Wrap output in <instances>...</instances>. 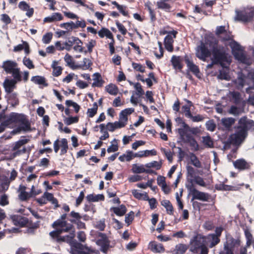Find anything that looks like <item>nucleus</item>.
Instances as JSON below:
<instances>
[{"mask_svg": "<svg viewBox=\"0 0 254 254\" xmlns=\"http://www.w3.org/2000/svg\"><path fill=\"white\" fill-rule=\"evenodd\" d=\"M144 200H148L149 203L150 208L151 209H154L157 207V200L155 198H149L148 195L145 193L144 194Z\"/></svg>", "mask_w": 254, "mask_h": 254, "instance_id": "49530a36", "label": "nucleus"}, {"mask_svg": "<svg viewBox=\"0 0 254 254\" xmlns=\"http://www.w3.org/2000/svg\"><path fill=\"white\" fill-rule=\"evenodd\" d=\"M78 41H76L74 43L75 46L73 47V49L75 51H78L80 53H84L85 54L87 53V51L84 50V47H82L83 43L81 40L78 38Z\"/></svg>", "mask_w": 254, "mask_h": 254, "instance_id": "a19ab883", "label": "nucleus"}, {"mask_svg": "<svg viewBox=\"0 0 254 254\" xmlns=\"http://www.w3.org/2000/svg\"><path fill=\"white\" fill-rule=\"evenodd\" d=\"M66 219L67 215L64 213L60 218L55 221L52 227L56 230L50 233V236L58 243L69 244L71 247V254H92L93 251L74 239L75 230L72 224L68 223Z\"/></svg>", "mask_w": 254, "mask_h": 254, "instance_id": "f257e3e1", "label": "nucleus"}, {"mask_svg": "<svg viewBox=\"0 0 254 254\" xmlns=\"http://www.w3.org/2000/svg\"><path fill=\"white\" fill-rule=\"evenodd\" d=\"M161 163L158 162L156 161H153L149 163L146 164L145 166L146 168H155L156 170H159L161 167Z\"/></svg>", "mask_w": 254, "mask_h": 254, "instance_id": "052dcab7", "label": "nucleus"}, {"mask_svg": "<svg viewBox=\"0 0 254 254\" xmlns=\"http://www.w3.org/2000/svg\"><path fill=\"white\" fill-rule=\"evenodd\" d=\"M110 210L118 216H123L126 213L127 209L125 205L122 204L119 207L111 208Z\"/></svg>", "mask_w": 254, "mask_h": 254, "instance_id": "cd10ccee", "label": "nucleus"}, {"mask_svg": "<svg viewBox=\"0 0 254 254\" xmlns=\"http://www.w3.org/2000/svg\"><path fill=\"white\" fill-rule=\"evenodd\" d=\"M245 235L246 238V245L245 247L249 248L253 243V235L251 233L249 229H246L245 230Z\"/></svg>", "mask_w": 254, "mask_h": 254, "instance_id": "79ce46f5", "label": "nucleus"}, {"mask_svg": "<svg viewBox=\"0 0 254 254\" xmlns=\"http://www.w3.org/2000/svg\"><path fill=\"white\" fill-rule=\"evenodd\" d=\"M76 41H78V37L72 36L70 38H68L67 40L64 43V45L65 46L66 50L67 51H70Z\"/></svg>", "mask_w": 254, "mask_h": 254, "instance_id": "58836bf2", "label": "nucleus"}, {"mask_svg": "<svg viewBox=\"0 0 254 254\" xmlns=\"http://www.w3.org/2000/svg\"><path fill=\"white\" fill-rule=\"evenodd\" d=\"M98 240L96 244L100 246V250L105 254H107L110 247V241L105 233L99 232L97 234Z\"/></svg>", "mask_w": 254, "mask_h": 254, "instance_id": "9d476101", "label": "nucleus"}, {"mask_svg": "<svg viewBox=\"0 0 254 254\" xmlns=\"http://www.w3.org/2000/svg\"><path fill=\"white\" fill-rule=\"evenodd\" d=\"M31 80L37 84L43 85L44 86H47L48 85V84L46 82L45 78L43 76L39 75L32 76Z\"/></svg>", "mask_w": 254, "mask_h": 254, "instance_id": "e433bc0d", "label": "nucleus"}, {"mask_svg": "<svg viewBox=\"0 0 254 254\" xmlns=\"http://www.w3.org/2000/svg\"><path fill=\"white\" fill-rule=\"evenodd\" d=\"M235 133L229 136L226 144L239 146L247 137L248 131H254V121L246 116L242 117L239 120L238 125L235 127Z\"/></svg>", "mask_w": 254, "mask_h": 254, "instance_id": "f03ea898", "label": "nucleus"}, {"mask_svg": "<svg viewBox=\"0 0 254 254\" xmlns=\"http://www.w3.org/2000/svg\"><path fill=\"white\" fill-rule=\"evenodd\" d=\"M189 181H192V184H194L193 183H195V184L201 186V187H205L206 186V184L205 183V182L204 181L203 179L197 176H195L194 179H190Z\"/></svg>", "mask_w": 254, "mask_h": 254, "instance_id": "864d4df0", "label": "nucleus"}, {"mask_svg": "<svg viewBox=\"0 0 254 254\" xmlns=\"http://www.w3.org/2000/svg\"><path fill=\"white\" fill-rule=\"evenodd\" d=\"M241 113V109L234 105L232 106L229 110V113L234 116H239Z\"/></svg>", "mask_w": 254, "mask_h": 254, "instance_id": "e2e57ef3", "label": "nucleus"}, {"mask_svg": "<svg viewBox=\"0 0 254 254\" xmlns=\"http://www.w3.org/2000/svg\"><path fill=\"white\" fill-rule=\"evenodd\" d=\"M183 60H184V57L173 55L171 59V63L173 68L176 70L182 71L184 66L182 63Z\"/></svg>", "mask_w": 254, "mask_h": 254, "instance_id": "2eb2a0df", "label": "nucleus"}, {"mask_svg": "<svg viewBox=\"0 0 254 254\" xmlns=\"http://www.w3.org/2000/svg\"><path fill=\"white\" fill-rule=\"evenodd\" d=\"M190 159L191 163L196 168H199L201 167V162L197 156L193 153H190Z\"/></svg>", "mask_w": 254, "mask_h": 254, "instance_id": "37998d69", "label": "nucleus"}, {"mask_svg": "<svg viewBox=\"0 0 254 254\" xmlns=\"http://www.w3.org/2000/svg\"><path fill=\"white\" fill-rule=\"evenodd\" d=\"M184 61L189 70L191 71L197 78L201 79L202 74L198 65L195 64L190 55L186 54L184 56Z\"/></svg>", "mask_w": 254, "mask_h": 254, "instance_id": "1a4fd4ad", "label": "nucleus"}, {"mask_svg": "<svg viewBox=\"0 0 254 254\" xmlns=\"http://www.w3.org/2000/svg\"><path fill=\"white\" fill-rule=\"evenodd\" d=\"M22 121L20 122V126L17 128V130H22L24 131H28L30 130V124L28 120L26 118V116L24 115L22 118Z\"/></svg>", "mask_w": 254, "mask_h": 254, "instance_id": "c756f323", "label": "nucleus"}, {"mask_svg": "<svg viewBox=\"0 0 254 254\" xmlns=\"http://www.w3.org/2000/svg\"><path fill=\"white\" fill-rule=\"evenodd\" d=\"M10 74H12V75L13 77V79L16 81V83L17 82H20L22 80V77L19 68H16L12 71V72H11Z\"/></svg>", "mask_w": 254, "mask_h": 254, "instance_id": "09e8293b", "label": "nucleus"}, {"mask_svg": "<svg viewBox=\"0 0 254 254\" xmlns=\"http://www.w3.org/2000/svg\"><path fill=\"white\" fill-rule=\"evenodd\" d=\"M17 64L16 62L11 61H6L3 63L2 67L7 73H11L16 68Z\"/></svg>", "mask_w": 254, "mask_h": 254, "instance_id": "aec40b11", "label": "nucleus"}, {"mask_svg": "<svg viewBox=\"0 0 254 254\" xmlns=\"http://www.w3.org/2000/svg\"><path fill=\"white\" fill-rule=\"evenodd\" d=\"M236 18L238 21L243 22L250 21L254 16V10L247 11L246 10H240L236 12Z\"/></svg>", "mask_w": 254, "mask_h": 254, "instance_id": "4468645a", "label": "nucleus"}, {"mask_svg": "<svg viewBox=\"0 0 254 254\" xmlns=\"http://www.w3.org/2000/svg\"><path fill=\"white\" fill-rule=\"evenodd\" d=\"M168 0H159L157 2V6L158 8L164 10L166 11H169L171 8L170 5L167 3Z\"/></svg>", "mask_w": 254, "mask_h": 254, "instance_id": "4c0bfd02", "label": "nucleus"}, {"mask_svg": "<svg viewBox=\"0 0 254 254\" xmlns=\"http://www.w3.org/2000/svg\"><path fill=\"white\" fill-rule=\"evenodd\" d=\"M233 164L236 168L240 170H248L251 167V165L244 159H238Z\"/></svg>", "mask_w": 254, "mask_h": 254, "instance_id": "a211bd4d", "label": "nucleus"}, {"mask_svg": "<svg viewBox=\"0 0 254 254\" xmlns=\"http://www.w3.org/2000/svg\"><path fill=\"white\" fill-rule=\"evenodd\" d=\"M16 81L14 79H6L3 82V87L5 91L7 94L12 93V92L16 88Z\"/></svg>", "mask_w": 254, "mask_h": 254, "instance_id": "f3484780", "label": "nucleus"}, {"mask_svg": "<svg viewBox=\"0 0 254 254\" xmlns=\"http://www.w3.org/2000/svg\"><path fill=\"white\" fill-rule=\"evenodd\" d=\"M211 50L210 51L205 44L201 43L196 50V56L200 60L205 62L207 58L210 57Z\"/></svg>", "mask_w": 254, "mask_h": 254, "instance_id": "f8f14e48", "label": "nucleus"}, {"mask_svg": "<svg viewBox=\"0 0 254 254\" xmlns=\"http://www.w3.org/2000/svg\"><path fill=\"white\" fill-rule=\"evenodd\" d=\"M11 218L15 225L18 224L23 226L27 222V220L25 217L20 215H12Z\"/></svg>", "mask_w": 254, "mask_h": 254, "instance_id": "7c9ffc66", "label": "nucleus"}, {"mask_svg": "<svg viewBox=\"0 0 254 254\" xmlns=\"http://www.w3.org/2000/svg\"><path fill=\"white\" fill-rule=\"evenodd\" d=\"M207 44L211 49V61H213V64H220L223 67H226V64L228 65L230 64L231 60L224 46L219 45L218 41L216 39L208 40Z\"/></svg>", "mask_w": 254, "mask_h": 254, "instance_id": "7ed1b4c3", "label": "nucleus"}, {"mask_svg": "<svg viewBox=\"0 0 254 254\" xmlns=\"http://www.w3.org/2000/svg\"><path fill=\"white\" fill-rule=\"evenodd\" d=\"M93 80L92 86L93 87H101L103 86L105 81L102 79L101 74L99 72H96L93 75Z\"/></svg>", "mask_w": 254, "mask_h": 254, "instance_id": "6ab92c4d", "label": "nucleus"}, {"mask_svg": "<svg viewBox=\"0 0 254 254\" xmlns=\"http://www.w3.org/2000/svg\"><path fill=\"white\" fill-rule=\"evenodd\" d=\"M161 204L166 208L167 214L169 215L173 214L174 208L170 200L167 199L163 200L161 201Z\"/></svg>", "mask_w": 254, "mask_h": 254, "instance_id": "72a5a7b5", "label": "nucleus"}, {"mask_svg": "<svg viewBox=\"0 0 254 254\" xmlns=\"http://www.w3.org/2000/svg\"><path fill=\"white\" fill-rule=\"evenodd\" d=\"M202 141L205 146L210 148L213 147V141L210 136H203Z\"/></svg>", "mask_w": 254, "mask_h": 254, "instance_id": "8fccbe9b", "label": "nucleus"}, {"mask_svg": "<svg viewBox=\"0 0 254 254\" xmlns=\"http://www.w3.org/2000/svg\"><path fill=\"white\" fill-rule=\"evenodd\" d=\"M61 148L60 155L65 154L68 149V141L66 138H62L61 140L57 139L54 142V149L55 153H58Z\"/></svg>", "mask_w": 254, "mask_h": 254, "instance_id": "9b49d317", "label": "nucleus"}, {"mask_svg": "<svg viewBox=\"0 0 254 254\" xmlns=\"http://www.w3.org/2000/svg\"><path fill=\"white\" fill-rule=\"evenodd\" d=\"M149 249L154 253H163L165 249L161 244H157L155 241L150 242L148 245Z\"/></svg>", "mask_w": 254, "mask_h": 254, "instance_id": "412c9836", "label": "nucleus"}, {"mask_svg": "<svg viewBox=\"0 0 254 254\" xmlns=\"http://www.w3.org/2000/svg\"><path fill=\"white\" fill-rule=\"evenodd\" d=\"M9 185L10 181L6 177H0V192H3L7 190Z\"/></svg>", "mask_w": 254, "mask_h": 254, "instance_id": "a878e982", "label": "nucleus"}, {"mask_svg": "<svg viewBox=\"0 0 254 254\" xmlns=\"http://www.w3.org/2000/svg\"><path fill=\"white\" fill-rule=\"evenodd\" d=\"M94 227L100 231H104L106 227L105 219H102L99 221L95 222L94 223Z\"/></svg>", "mask_w": 254, "mask_h": 254, "instance_id": "de8ad7c7", "label": "nucleus"}, {"mask_svg": "<svg viewBox=\"0 0 254 254\" xmlns=\"http://www.w3.org/2000/svg\"><path fill=\"white\" fill-rule=\"evenodd\" d=\"M241 243L240 237L234 238L230 234L226 235L223 249L220 251L219 254H234L235 251L239 249Z\"/></svg>", "mask_w": 254, "mask_h": 254, "instance_id": "423d86ee", "label": "nucleus"}, {"mask_svg": "<svg viewBox=\"0 0 254 254\" xmlns=\"http://www.w3.org/2000/svg\"><path fill=\"white\" fill-rule=\"evenodd\" d=\"M168 34L164 38V43H174V38H176L178 34V31L173 30L171 31H164L163 34Z\"/></svg>", "mask_w": 254, "mask_h": 254, "instance_id": "c85d7f7f", "label": "nucleus"}, {"mask_svg": "<svg viewBox=\"0 0 254 254\" xmlns=\"http://www.w3.org/2000/svg\"><path fill=\"white\" fill-rule=\"evenodd\" d=\"M157 184L159 186H161L162 188V190L164 191H168V190H165V188H167V186L166 185L165 182V178L163 176H159L157 179Z\"/></svg>", "mask_w": 254, "mask_h": 254, "instance_id": "6e6d98bb", "label": "nucleus"}, {"mask_svg": "<svg viewBox=\"0 0 254 254\" xmlns=\"http://www.w3.org/2000/svg\"><path fill=\"white\" fill-rule=\"evenodd\" d=\"M215 188L217 190L222 191H236L238 190L239 189V188L238 187L225 185L223 183L216 184L215 186Z\"/></svg>", "mask_w": 254, "mask_h": 254, "instance_id": "4be33fe9", "label": "nucleus"}, {"mask_svg": "<svg viewBox=\"0 0 254 254\" xmlns=\"http://www.w3.org/2000/svg\"><path fill=\"white\" fill-rule=\"evenodd\" d=\"M92 63L89 59L84 58L82 64L83 69H88L92 65Z\"/></svg>", "mask_w": 254, "mask_h": 254, "instance_id": "774afa93", "label": "nucleus"}, {"mask_svg": "<svg viewBox=\"0 0 254 254\" xmlns=\"http://www.w3.org/2000/svg\"><path fill=\"white\" fill-rule=\"evenodd\" d=\"M234 55L235 58L242 63H245L247 60L246 56L242 52H235Z\"/></svg>", "mask_w": 254, "mask_h": 254, "instance_id": "bf43d9fd", "label": "nucleus"}, {"mask_svg": "<svg viewBox=\"0 0 254 254\" xmlns=\"http://www.w3.org/2000/svg\"><path fill=\"white\" fill-rule=\"evenodd\" d=\"M99 36L100 38H104L106 37L107 38L112 40L114 39L113 35L111 31L106 28H102L98 32Z\"/></svg>", "mask_w": 254, "mask_h": 254, "instance_id": "f704fd0d", "label": "nucleus"}, {"mask_svg": "<svg viewBox=\"0 0 254 254\" xmlns=\"http://www.w3.org/2000/svg\"><path fill=\"white\" fill-rule=\"evenodd\" d=\"M185 101L188 103V105H185L182 106V112L184 113L185 116L188 118L191 116V113L190 112V108L193 106V103L191 101L185 99Z\"/></svg>", "mask_w": 254, "mask_h": 254, "instance_id": "473e14b6", "label": "nucleus"}, {"mask_svg": "<svg viewBox=\"0 0 254 254\" xmlns=\"http://www.w3.org/2000/svg\"><path fill=\"white\" fill-rule=\"evenodd\" d=\"M28 141V139H21L13 143L11 149L13 152L10 155L11 158L13 159L17 156L25 154L27 152V149L25 144Z\"/></svg>", "mask_w": 254, "mask_h": 254, "instance_id": "0eeeda50", "label": "nucleus"}, {"mask_svg": "<svg viewBox=\"0 0 254 254\" xmlns=\"http://www.w3.org/2000/svg\"><path fill=\"white\" fill-rule=\"evenodd\" d=\"M132 67L136 71H139L142 73H144L145 72V66L139 63H136L133 62L132 63Z\"/></svg>", "mask_w": 254, "mask_h": 254, "instance_id": "4d7b16f0", "label": "nucleus"}, {"mask_svg": "<svg viewBox=\"0 0 254 254\" xmlns=\"http://www.w3.org/2000/svg\"><path fill=\"white\" fill-rule=\"evenodd\" d=\"M183 128L178 129V133L180 135V139L185 143L188 144L191 150L197 151L199 150V145L195 138L188 132L193 134L198 133V128L196 127L190 128L188 125L183 122Z\"/></svg>", "mask_w": 254, "mask_h": 254, "instance_id": "20e7f679", "label": "nucleus"}, {"mask_svg": "<svg viewBox=\"0 0 254 254\" xmlns=\"http://www.w3.org/2000/svg\"><path fill=\"white\" fill-rule=\"evenodd\" d=\"M23 64L29 69H32L34 68V65L32 61L29 59L24 57L23 60Z\"/></svg>", "mask_w": 254, "mask_h": 254, "instance_id": "338daca9", "label": "nucleus"}, {"mask_svg": "<svg viewBox=\"0 0 254 254\" xmlns=\"http://www.w3.org/2000/svg\"><path fill=\"white\" fill-rule=\"evenodd\" d=\"M53 38V34L51 32H48L44 35L42 38L43 43L47 44L51 42Z\"/></svg>", "mask_w": 254, "mask_h": 254, "instance_id": "0e129e2a", "label": "nucleus"}, {"mask_svg": "<svg viewBox=\"0 0 254 254\" xmlns=\"http://www.w3.org/2000/svg\"><path fill=\"white\" fill-rule=\"evenodd\" d=\"M24 115L12 112L9 114L7 119L4 120L8 127H12L13 125L16 124L20 123V121H22V117Z\"/></svg>", "mask_w": 254, "mask_h": 254, "instance_id": "ddd939ff", "label": "nucleus"}, {"mask_svg": "<svg viewBox=\"0 0 254 254\" xmlns=\"http://www.w3.org/2000/svg\"><path fill=\"white\" fill-rule=\"evenodd\" d=\"M8 103L12 107H15L19 104V99L17 97V94L16 93H10L7 97Z\"/></svg>", "mask_w": 254, "mask_h": 254, "instance_id": "2f4dec72", "label": "nucleus"}, {"mask_svg": "<svg viewBox=\"0 0 254 254\" xmlns=\"http://www.w3.org/2000/svg\"><path fill=\"white\" fill-rule=\"evenodd\" d=\"M189 247L186 244H179L176 245L175 249L172 251V254H184Z\"/></svg>", "mask_w": 254, "mask_h": 254, "instance_id": "bb28decb", "label": "nucleus"}, {"mask_svg": "<svg viewBox=\"0 0 254 254\" xmlns=\"http://www.w3.org/2000/svg\"><path fill=\"white\" fill-rule=\"evenodd\" d=\"M105 90L110 95H116L119 92L118 87L116 85L112 83H110L107 85L105 87Z\"/></svg>", "mask_w": 254, "mask_h": 254, "instance_id": "ea45409f", "label": "nucleus"}, {"mask_svg": "<svg viewBox=\"0 0 254 254\" xmlns=\"http://www.w3.org/2000/svg\"><path fill=\"white\" fill-rule=\"evenodd\" d=\"M235 121V119L233 118H225L221 119V124L226 130H230Z\"/></svg>", "mask_w": 254, "mask_h": 254, "instance_id": "b1692460", "label": "nucleus"}, {"mask_svg": "<svg viewBox=\"0 0 254 254\" xmlns=\"http://www.w3.org/2000/svg\"><path fill=\"white\" fill-rule=\"evenodd\" d=\"M79 121V117H65L64 119V123L67 125H70L73 124L77 123Z\"/></svg>", "mask_w": 254, "mask_h": 254, "instance_id": "a18cd8bd", "label": "nucleus"}, {"mask_svg": "<svg viewBox=\"0 0 254 254\" xmlns=\"http://www.w3.org/2000/svg\"><path fill=\"white\" fill-rule=\"evenodd\" d=\"M206 237L200 234H196L190 240L189 244L190 251L193 254H208L209 250L206 247Z\"/></svg>", "mask_w": 254, "mask_h": 254, "instance_id": "39448f33", "label": "nucleus"}, {"mask_svg": "<svg viewBox=\"0 0 254 254\" xmlns=\"http://www.w3.org/2000/svg\"><path fill=\"white\" fill-rule=\"evenodd\" d=\"M222 34H224V37L222 38L223 41H228L231 39V33L225 29V26H217L215 31L216 35L219 36Z\"/></svg>", "mask_w": 254, "mask_h": 254, "instance_id": "dca6fc26", "label": "nucleus"}, {"mask_svg": "<svg viewBox=\"0 0 254 254\" xmlns=\"http://www.w3.org/2000/svg\"><path fill=\"white\" fill-rule=\"evenodd\" d=\"M86 198L89 202H97L98 201H104L105 197L102 194H98L97 195L90 194L87 195Z\"/></svg>", "mask_w": 254, "mask_h": 254, "instance_id": "c9c22d12", "label": "nucleus"}, {"mask_svg": "<svg viewBox=\"0 0 254 254\" xmlns=\"http://www.w3.org/2000/svg\"><path fill=\"white\" fill-rule=\"evenodd\" d=\"M60 26L61 28L65 29L66 30V31H67V32L68 31H71L72 30L74 29V22L73 21L61 23L60 25Z\"/></svg>", "mask_w": 254, "mask_h": 254, "instance_id": "3c124183", "label": "nucleus"}, {"mask_svg": "<svg viewBox=\"0 0 254 254\" xmlns=\"http://www.w3.org/2000/svg\"><path fill=\"white\" fill-rule=\"evenodd\" d=\"M132 170L134 173L139 174L144 173L145 168L143 165L138 166L137 164H134L132 166Z\"/></svg>", "mask_w": 254, "mask_h": 254, "instance_id": "680f3d73", "label": "nucleus"}, {"mask_svg": "<svg viewBox=\"0 0 254 254\" xmlns=\"http://www.w3.org/2000/svg\"><path fill=\"white\" fill-rule=\"evenodd\" d=\"M22 44H18L17 46L14 47L13 51L14 52H18L22 51V50H24V52L26 55H28L30 53V48L29 45L28 43L22 40Z\"/></svg>", "mask_w": 254, "mask_h": 254, "instance_id": "5701e85b", "label": "nucleus"}, {"mask_svg": "<svg viewBox=\"0 0 254 254\" xmlns=\"http://www.w3.org/2000/svg\"><path fill=\"white\" fill-rule=\"evenodd\" d=\"M134 217V213L133 211H131L126 215L125 222L128 226L132 223Z\"/></svg>", "mask_w": 254, "mask_h": 254, "instance_id": "13d9d810", "label": "nucleus"}, {"mask_svg": "<svg viewBox=\"0 0 254 254\" xmlns=\"http://www.w3.org/2000/svg\"><path fill=\"white\" fill-rule=\"evenodd\" d=\"M209 236L211 237V240L209 247L210 248H212L220 243V238L211 234H210Z\"/></svg>", "mask_w": 254, "mask_h": 254, "instance_id": "5fc2aeb1", "label": "nucleus"}, {"mask_svg": "<svg viewBox=\"0 0 254 254\" xmlns=\"http://www.w3.org/2000/svg\"><path fill=\"white\" fill-rule=\"evenodd\" d=\"M93 107L87 110L88 116L89 118H93L96 114L98 110V105L96 102L94 103Z\"/></svg>", "mask_w": 254, "mask_h": 254, "instance_id": "603ef678", "label": "nucleus"}, {"mask_svg": "<svg viewBox=\"0 0 254 254\" xmlns=\"http://www.w3.org/2000/svg\"><path fill=\"white\" fill-rule=\"evenodd\" d=\"M68 216L71 217L72 218L68 219L70 222V223L73 224V223L75 222L77 220H80L82 218L81 216L78 212H76L74 211H72L69 214Z\"/></svg>", "mask_w": 254, "mask_h": 254, "instance_id": "c03bdc74", "label": "nucleus"}, {"mask_svg": "<svg viewBox=\"0 0 254 254\" xmlns=\"http://www.w3.org/2000/svg\"><path fill=\"white\" fill-rule=\"evenodd\" d=\"M188 184L186 185V188L189 191L190 194L192 196V199H198L204 201H207L209 198V194L207 193L200 191L195 188L192 181H189Z\"/></svg>", "mask_w": 254, "mask_h": 254, "instance_id": "6e6552de", "label": "nucleus"}, {"mask_svg": "<svg viewBox=\"0 0 254 254\" xmlns=\"http://www.w3.org/2000/svg\"><path fill=\"white\" fill-rule=\"evenodd\" d=\"M134 87L136 90V95L141 96L144 94V90L142 88V86L139 82H137L134 84Z\"/></svg>", "mask_w": 254, "mask_h": 254, "instance_id": "69168bd1", "label": "nucleus"}, {"mask_svg": "<svg viewBox=\"0 0 254 254\" xmlns=\"http://www.w3.org/2000/svg\"><path fill=\"white\" fill-rule=\"evenodd\" d=\"M64 19L61 13L59 12L53 13L51 16L46 17L44 19V21L47 23H51L57 21H60Z\"/></svg>", "mask_w": 254, "mask_h": 254, "instance_id": "393cba45", "label": "nucleus"}]
</instances>
